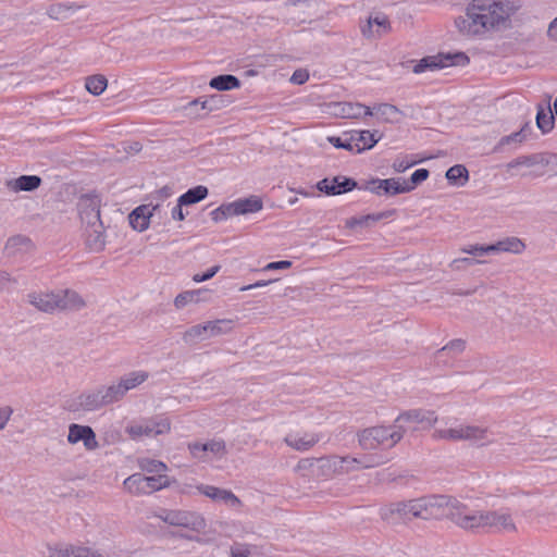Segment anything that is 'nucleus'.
<instances>
[{"label": "nucleus", "mask_w": 557, "mask_h": 557, "mask_svg": "<svg viewBox=\"0 0 557 557\" xmlns=\"http://www.w3.org/2000/svg\"><path fill=\"white\" fill-rule=\"evenodd\" d=\"M81 219L86 225H100L101 199L97 193L84 194L78 200Z\"/></svg>", "instance_id": "obj_12"}, {"label": "nucleus", "mask_w": 557, "mask_h": 557, "mask_svg": "<svg viewBox=\"0 0 557 557\" xmlns=\"http://www.w3.org/2000/svg\"><path fill=\"white\" fill-rule=\"evenodd\" d=\"M162 198H168L172 195V189L169 186H164L159 190Z\"/></svg>", "instance_id": "obj_64"}, {"label": "nucleus", "mask_w": 557, "mask_h": 557, "mask_svg": "<svg viewBox=\"0 0 557 557\" xmlns=\"http://www.w3.org/2000/svg\"><path fill=\"white\" fill-rule=\"evenodd\" d=\"M99 391L103 397L104 407L121 400L125 396L120 382L109 386H99Z\"/></svg>", "instance_id": "obj_38"}, {"label": "nucleus", "mask_w": 557, "mask_h": 557, "mask_svg": "<svg viewBox=\"0 0 557 557\" xmlns=\"http://www.w3.org/2000/svg\"><path fill=\"white\" fill-rule=\"evenodd\" d=\"M141 150V145L135 141L128 146V152L138 153Z\"/></svg>", "instance_id": "obj_63"}, {"label": "nucleus", "mask_w": 557, "mask_h": 557, "mask_svg": "<svg viewBox=\"0 0 557 557\" xmlns=\"http://www.w3.org/2000/svg\"><path fill=\"white\" fill-rule=\"evenodd\" d=\"M124 487L133 495L151 494L169 486L166 475L146 476L143 473H134L123 482Z\"/></svg>", "instance_id": "obj_7"}, {"label": "nucleus", "mask_w": 557, "mask_h": 557, "mask_svg": "<svg viewBox=\"0 0 557 557\" xmlns=\"http://www.w3.org/2000/svg\"><path fill=\"white\" fill-rule=\"evenodd\" d=\"M149 377L146 371H133L120 379V384L126 394L128 391L136 388Z\"/></svg>", "instance_id": "obj_37"}, {"label": "nucleus", "mask_w": 557, "mask_h": 557, "mask_svg": "<svg viewBox=\"0 0 557 557\" xmlns=\"http://www.w3.org/2000/svg\"><path fill=\"white\" fill-rule=\"evenodd\" d=\"M391 32V23L384 13L370 15L367 24L361 26V33L366 38L381 37Z\"/></svg>", "instance_id": "obj_18"}, {"label": "nucleus", "mask_w": 557, "mask_h": 557, "mask_svg": "<svg viewBox=\"0 0 557 557\" xmlns=\"http://www.w3.org/2000/svg\"><path fill=\"white\" fill-rule=\"evenodd\" d=\"M11 281L12 278L9 273L0 271V290H3Z\"/></svg>", "instance_id": "obj_61"}, {"label": "nucleus", "mask_w": 557, "mask_h": 557, "mask_svg": "<svg viewBox=\"0 0 557 557\" xmlns=\"http://www.w3.org/2000/svg\"><path fill=\"white\" fill-rule=\"evenodd\" d=\"M400 421L418 423L430 428L437 421V416L433 410L412 409L400 413L395 420V423Z\"/></svg>", "instance_id": "obj_23"}, {"label": "nucleus", "mask_w": 557, "mask_h": 557, "mask_svg": "<svg viewBox=\"0 0 557 557\" xmlns=\"http://www.w3.org/2000/svg\"><path fill=\"white\" fill-rule=\"evenodd\" d=\"M358 442L362 449L372 450L380 446L393 447L403 438L401 425L372 426L358 432Z\"/></svg>", "instance_id": "obj_5"}, {"label": "nucleus", "mask_w": 557, "mask_h": 557, "mask_svg": "<svg viewBox=\"0 0 557 557\" xmlns=\"http://www.w3.org/2000/svg\"><path fill=\"white\" fill-rule=\"evenodd\" d=\"M211 219L214 221V222H221V221H224L231 216H235V212H234V205L233 202H230V203H223L221 205L220 207H218L216 209H214L211 213Z\"/></svg>", "instance_id": "obj_45"}, {"label": "nucleus", "mask_w": 557, "mask_h": 557, "mask_svg": "<svg viewBox=\"0 0 557 557\" xmlns=\"http://www.w3.org/2000/svg\"><path fill=\"white\" fill-rule=\"evenodd\" d=\"M547 35L549 38L557 40V17L550 22L547 29Z\"/></svg>", "instance_id": "obj_60"}, {"label": "nucleus", "mask_w": 557, "mask_h": 557, "mask_svg": "<svg viewBox=\"0 0 557 557\" xmlns=\"http://www.w3.org/2000/svg\"><path fill=\"white\" fill-rule=\"evenodd\" d=\"M541 162H543L542 153H533V154H529V156H521V157H518V158L511 160L507 164V168L508 169H513V168H518V166L530 168V166L541 164Z\"/></svg>", "instance_id": "obj_44"}, {"label": "nucleus", "mask_w": 557, "mask_h": 557, "mask_svg": "<svg viewBox=\"0 0 557 557\" xmlns=\"http://www.w3.org/2000/svg\"><path fill=\"white\" fill-rule=\"evenodd\" d=\"M466 348V342L461 338L453 339L448 344H446L444 347H442L437 352H444L446 350L453 351L455 354H460Z\"/></svg>", "instance_id": "obj_50"}, {"label": "nucleus", "mask_w": 557, "mask_h": 557, "mask_svg": "<svg viewBox=\"0 0 557 557\" xmlns=\"http://www.w3.org/2000/svg\"><path fill=\"white\" fill-rule=\"evenodd\" d=\"M159 209V205L150 208L149 205H141L135 208L129 214V224L134 230L143 232L149 227V221L153 212Z\"/></svg>", "instance_id": "obj_20"}, {"label": "nucleus", "mask_w": 557, "mask_h": 557, "mask_svg": "<svg viewBox=\"0 0 557 557\" xmlns=\"http://www.w3.org/2000/svg\"><path fill=\"white\" fill-rule=\"evenodd\" d=\"M542 157L543 162H541V165L547 166L552 171H557V153L544 152Z\"/></svg>", "instance_id": "obj_53"}, {"label": "nucleus", "mask_w": 557, "mask_h": 557, "mask_svg": "<svg viewBox=\"0 0 557 557\" xmlns=\"http://www.w3.org/2000/svg\"><path fill=\"white\" fill-rule=\"evenodd\" d=\"M469 62L470 59L465 52H440L435 55H428L422 58L413 66V73L420 74L426 70L435 71L447 66H466L469 64Z\"/></svg>", "instance_id": "obj_6"}, {"label": "nucleus", "mask_w": 557, "mask_h": 557, "mask_svg": "<svg viewBox=\"0 0 557 557\" xmlns=\"http://www.w3.org/2000/svg\"><path fill=\"white\" fill-rule=\"evenodd\" d=\"M108 86V79L103 75H92L86 78V89L95 95H101Z\"/></svg>", "instance_id": "obj_42"}, {"label": "nucleus", "mask_w": 557, "mask_h": 557, "mask_svg": "<svg viewBox=\"0 0 557 557\" xmlns=\"http://www.w3.org/2000/svg\"><path fill=\"white\" fill-rule=\"evenodd\" d=\"M154 517L170 525L183 527L190 530H199L203 525V519L190 511L161 509L159 512L154 513Z\"/></svg>", "instance_id": "obj_11"}, {"label": "nucleus", "mask_w": 557, "mask_h": 557, "mask_svg": "<svg viewBox=\"0 0 557 557\" xmlns=\"http://www.w3.org/2000/svg\"><path fill=\"white\" fill-rule=\"evenodd\" d=\"M209 194V190L206 186L198 185L189 188L186 193L178 197V202L181 206H191L198 203L203 200Z\"/></svg>", "instance_id": "obj_35"}, {"label": "nucleus", "mask_w": 557, "mask_h": 557, "mask_svg": "<svg viewBox=\"0 0 557 557\" xmlns=\"http://www.w3.org/2000/svg\"><path fill=\"white\" fill-rule=\"evenodd\" d=\"M361 183L356 180L343 175L334 176L333 178H323L315 185L317 189L327 196H337L349 193L356 188L359 189Z\"/></svg>", "instance_id": "obj_13"}, {"label": "nucleus", "mask_w": 557, "mask_h": 557, "mask_svg": "<svg viewBox=\"0 0 557 557\" xmlns=\"http://www.w3.org/2000/svg\"><path fill=\"white\" fill-rule=\"evenodd\" d=\"M209 86L220 91H226L240 87V81L235 75L222 74L212 77L209 82Z\"/></svg>", "instance_id": "obj_34"}, {"label": "nucleus", "mask_w": 557, "mask_h": 557, "mask_svg": "<svg viewBox=\"0 0 557 557\" xmlns=\"http://www.w3.org/2000/svg\"><path fill=\"white\" fill-rule=\"evenodd\" d=\"M554 121L555 119L550 108L540 106L536 113V125L542 133L546 134L550 132L554 127Z\"/></svg>", "instance_id": "obj_40"}, {"label": "nucleus", "mask_w": 557, "mask_h": 557, "mask_svg": "<svg viewBox=\"0 0 557 557\" xmlns=\"http://www.w3.org/2000/svg\"><path fill=\"white\" fill-rule=\"evenodd\" d=\"M449 520L457 527L475 531L479 529H490L493 532H516L517 527L511 513L500 510L474 511L466 504L451 496Z\"/></svg>", "instance_id": "obj_3"}, {"label": "nucleus", "mask_w": 557, "mask_h": 557, "mask_svg": "<svg viewBox=\"0 0 557 557\" xmlns=\"http://www.w3.org/2000/svg\"><path fill=\"white\" fill-rule=\"evenodd\" d=\"M349 134L358 153L372 149L382 138V134L379 131H351Z\"/></svg>", "instance_id": "obj_22"}, {"label": "nucleus", "mask_w": 557, "mask_h": 557, "mask_svg": "<svg viewBox=\"0 0 557 557\" xmlns=\"http://www.w3.org/2000/svg\"><path fill=\"white\" fill-rule=\"evenodd\" d=\"M520 5L508 0H470L465 15L455 18V26L463 37H475L491 29L507 27L510 16Z\"/></svg>", "instance_id": "obj_1"}, {"label": "nucleus", "mask_w": 557, "mask_h": 557, "mask_svg": "<svg viewBox=\"0 0 557 557\" xmlns=\"http://www.w3.org/2000/svg\"><path fill=\"white\" fill-rule=\"evenodd\" d=\"M103 397L99 387L88 389L79 395L69 398L64 403V409L72 413L97 411L104 407Z\"/></svg>", "instance_id": "obj_9"}, {"label": "nucleus", "mask_w": 557, "mask_h": 557, "mask_svg": "<svg viewBox=\"0 0 557 557\" xmlns=\"http://www.w3.org/2000/svg\"><path fill=\"white\" fill-rule=\"evenodd\" d=\"M183 207L184 206H181L178 201H177L176 206L173 207V209L171 211V215H172L173 220H177V221L185 220L186 215L183 211Z\"/></svg>", "instance_id": "obj_58"}, {"label": "nucleus", "mask_w": 557, "mask_h": 557, "mask_svg": "<svg viewBox=\"0 0 557 557\" xmlns=\"http://www.w3.org/2000/svg\"><path fill=\"white\" fill-rule=\"evenodd\" d=\"M429 175H430L429 170L418 169L411 174L409 181H405L401 178V184L407 185V187L409 188V191H411L416 188L417 185H419L422 182H424L425 180H428Z\"/></svg>", "instance_id": "obj_46"}, {"label": "nucleus", "mask_w": 557, "mask_h": 557, "mask_svg": "<svg viewBox=\"0 0 557 557\" xmlns=\"http://www.w3.org/2000/svg\"><path fill=\"white\" fill-rule=\"evenodd\" d=\"M361 190H368L377 196H396L398 194L409 193L407 185L401 184V177L397 178H377L361 181L359 187Z\"/></svg>", "instance_id": "obj_10"}, {"label": "nucleus", "mask_w": 557, "mask_h": 557, "mask_svg": "<svg viewBox=\"0 0 557 557\" xmlns=\"http://www.w3.org/2000/svg\"><path fill=\"white\" fill-rule=\"evenodd\" d=\"M332 113L342 119H361L372 116L374 111L360 102H333L331 103Z\"/></svg>", "instance_id": "obj_16"}, {"label": "nucleus", "mask_w": 557, "mask_h": 557, "mask_svg": "<svg viewBox=\"0 0 557 557\" xmlns=\"http://www.w3.org/2000/svg\"><path fill=\"white\" fill-rule=\"evenodd\" d=\"M309 79V73L306 70H296L292 77L290 82L296 85H302Z\"/></svg>", "instance_id": "obj_54"}, {"label": "nucleus", "mask_w": 557, "mask_h": 557, "mask_svg": "<svg viewBox=\"0 0 557 557\" xmlns=\"http://www.w3.org/2000/svg\"><path fill=\"white\" fill-rule=\"evenodd\" d=\"M41 177L38 175H21L17 178L9 180L7 187L12 191H34L41 185Z\"/></svg>", "instance_id": "obj_25"}, {"label": "nucleus", "mask_w": 557, "mask_h": 557, "mask_svg": "<svg viewBox=\"0 0 557 557\" xmlns=\"http://www.w3.org/2000/svg\"><path fill=\"white\" fill-rule=\"evenodd\" d=\"M493 252H511V253H521L525 249L524 243L518 237H506L492 244Z\"/></svg>", "instance_id": "obj_32"}, {"label": "nucleus", "mask_w": 557, "mask_h": 557, "mask_svg": "<svg viewBox=\"0 0 557 557\" xmlns=\"http://www.w3.org/2000/svg\"><path fill=\"white\" fill-rule=\"evenodd\" d=\"M85 7V4H77L75 2H59L51 4L48 8L47 13L51 18L62 21Z\"/></svg>", "instance_id": "obj_29"}, {"label": "nucleus", "mask_w": 557, "mask_h": 557, "mask_svg": "<svg viewBox=\"0 0 557 557\" xmlns=\"http://www.w3.org/2000/svg\"><path fill=\"white\" fill-rule=\"evenodd\" d=\"M188 449L193 457L200 460H205L207 453H211L219 457H223L227 454L226 445L223 440H212L207 443H191L188 445Z\"/></svg>", "instance_id": "obj_19"}, {"label": "nucleus", "mask_w": 557, "mask_h": 557, "mask_svg": "<svg viewBox=\"0 0 557 557\" xmlns=\"http://www.w3.org/2000/svg\"><path fill=\"white\" fill-rule=\"evenodd\" d=\"M231 557H248L249 552L247 549H234L232 548Z\"/></svg>", "instance_id": "obj_62"}, {"label": "nucleus", "mask_w": 557, "mask_h": 557, "mask_svg": "<svg viewBox=\"0 0 557 557\" xmlns=\"http://www.w3.org/2000/svg\"><path fill=\"white\" fill-rule=\"evenodd\" d=\"M33 248L34 245L30 238L25 235H14L10 237L4 246V250L8 256L26 253L29 252Z\"/></svg>", "instance_id": "obj_27"}, {"label": "nucleus", "mask_w": 557, "mask_h": 557, "mask_svg": "<svg viewBox=\"0 0 557 557\" xmlns=\"http://www.w3.org/2000/svg\"><path fill=\"white\" fill-rule=\"evenodd\" d=\"M292 261L289 260H281V261H274V262H270L268 263L264 268H263V271H272V270H284V269H288L292 267Z\"/></svg>", "instance_id": "obj_55"}, {"label": "nucleus", "mask_w": 557, "mask_h": 557, "mask_svg": "<svg viewBox=\"0 0 557 557\" xmlns=\"http://www.w3.org/2000/svg\"><path fill=\"white\" fill-rule=\"evenodd\" d=\"M321 467V468H337V457H333L332 459L327 458H305L299 460V462L296 466L297 470H308L312 469L313 467Z\"/></svg>", "instance_id": "obj_39"}, {"label": "nucleus", "mask_w": 557, "mask_h": 557, "mask_svg": "<svg viewBox=\"0 0 557 557\" xmlns=\"http://www.w3.org/2000/svg\"><path fill=\"white\" fill-rule=\"evenodd\" d=\"M284 441L292 448L304 451L313 447L320 441V436L317 434H305L304 436L289 434L284 438Z\"/></svg>", "instance_id": "obj_31"}, {"label": "nucleus", "mask_w": 557, "mask_h": 557, "mask_svg": "<svg viewBox=\"0 0 557 557\" xmlns=\"http://www.w3.org/2000/svg\"><path fill=\"white\" fill-rule=\"evenodd\" d=\"M490 248H492V244L491 245H472V246H469V248L463 249V251L469 255H472L474 257H482L484 255H488V253L493 252V250H491Z\"/></svg>", "instance_id": "obj_51"}, {"label": "nucleus", "mask_w": 557, "mask_h": 557, "mask_svg": "<svg viewBox=\"0 0 557 557\" xmlns=\"http://www.w3.org/2000/svg\"><path fill=\"white\" fill-rule=\"evenodd\" d=\"M220 269H221L220 265H213L203 273L195 274L193 276V281L196 283H201V282L211 280L220 271Z\"/></svg>", "instance_id": "obj_52"}, {"label": "nucleus", "mask_w": 557, "mask_h": 557, "mask_svg": "<svg viewBox=\"0 0 557 557\" xmlns=\"http://www.w3.org/2000/svg\"><path fill=\"white\" fill-rule=\"evenodd\" d=\"M231 320L208 321L203 324L193 325L185 331L183 339L186 344L193 345L213 336L225 334L231 330Z\"/></svg>", "instance_id": "obj_8"}, {"label": "nucleus", "mask_w": 557, "mask_h": 557, "mask_svg": "<svg viewBox=\"0 0 557 557\" xmlns=\"http://www.w3.org/2000/svg\"><path fill=\"white\" fill-rule=\"evenodd\" d=\"M329 141L337 149H345L348 151L355 150V147H354L350 136H349V138H346V139H343L342 137H337V136H331V137H329Z\"/></svg>", "instance_id": "obj_49"}, {"label": "nucleus", "mask_w": 557, "mask_h": 557, "mask_svg": "<svg viewBox=\"0 0 557 557\" xmlns=\"http://www.w3.org/2000/svg\"><path fill=\"white\" fill-rule=\"evenodd\" d=\"M396 213L395 209L377 212V213H370L367 215L361 216H352L346 221V227L354 230L358 226L360 227H370L374 223L387 219Z\"/></svg>", "instance_id": "obj_24"}, {"label": "nucleus", "mask_w": 557, "mask_h": 557, "mask_svg": "<svg viewBox=\"0 0 557 557\" xmlns=\"http://www.w3.org/2000/svg\"><path fill=\"white\" fill-rule=\"evenodd\" d=\"M86 244L90 250L101 251L106 245V237L103 234V224L100 225H86Z\"/></svg>", "instance_id": "obj_28"}, {"label": "nucleus", "mask_w": 557, "mask_h": 557, "mask_svg": "<svg viewBox=\"0 0 557 557\" xmlns=\"http://www.w3.org/2000/svg\"><path fill=\"white\" fill-rule=\"evenodd\" d=\"M233 205L236 215L256 213L263 208V202L258 196L237 199L233 201Z\"/></svg>", "instance_id": "obj_30"}, {"label": "nucleus", "mask_w": 557, "mask_h": 557, "mask_svg": "<svg viewBox=\"0 0 557 557\" xmlns=\"http://www.w3.org/2000/svg\"><path fill=\"white\" fill-rule=\"evenodd\" d=\"M445 176L450 185L465 186L469 181V171L462 164H455L446 171Z\"/></svg>", "instance_id": "obj_36"}, {"label": "nucleus", "mask_w": 557, "mask_h": 557, "mask_svg": "<svg viewBox=\"0 0 557 557\" xmlns=\"http://www.w3.org/2000/svg\"><path fill=\"white\" fill-rule=\"evenodd\" d=\"M170 429L171 425L168 419L157 418L128 426L127 433L133 438H138L141 436L152 437L156 435L165 434L170 431Z\"/></svg>", "instance_id": "obj_15"}, {"label": "nucleus", "mask_w": 557, "mask_h": 557, "mask_svg": "<svg viewBox=\"0 0 557 557\" xmlns=\"http://www.w3.org/2000/svg\"><path fill=\"white\" fill-rule=\"evenodd\" d=\"M375 113L387 123H396L398 122V116L400 115V110L389 103H381L377 107H374Z\"/></svg>", "instance_id": "obj_41"}, {"label": "nucleus", "mask_w": 557, "mask_h": 557, "mask_svg": "<svg viewBox=\"0 0 557 557\" xmlns=\"http://www.w3.org/2000/svg\"><path fill=\"white\" fill-rule=\"evenodd\" d=\"M200 289L198 290H187L178 294L174 299V305L176 308H183L189 302H197L198 295L200 294Z\"/></svg>", "instance_id": "obj_47"}, {"label": "nucleus", "mask_w": 557, "mask_h": 557, "mask_svg": "<svg viewBox=\"0 0 557 557\" xmlns=\"http://www.w3.org/2000/svg\"><path fill=\"white\" fill-rule=\"evenodd\" d=\"M224 106L223 96L221 95H213L210 98H205L203 101H201V109L207 110L209 112L219 110Z\"/></svg>", "instance_id": "obj_48"}, {"label": "nucleus", "mask_w": 557, "mask_h": 557, "mask_svg": "<svg viewBox=\"0 0 557 557\" xmlns=\"http://www.w3.org/2000/svg\"><path fill=\"white\" fill-rule=\"evenodd\" d=\"M12 413L13 409L9 406L0 408V430L4 429Z\"/></svg>", "instance_id": "obj_57"}, {"label": "nucleus", "mask_w": 557, "mask_h": 557, "mask_svg": "<svg viewBox=\"0 0 557 557\" xmlns=\"http://www.w3.org/2000/svg\"><path fill=\"white\" fill-rule=\"evenodd\" d=\"M28 302L39 311L52 313L55 310H81L86 306L82 296L73 289H64L58 293H30Z\"/></svg>", "instance_id": "obj_4"}, {"label": "nucleus", "mask_w": 557, "mask_h": 557, "mask_svg": "<svg viewBox=\"0 0 557 557\" xmlns=\"http://www.w3.org/2000/svg\"><path fill=\"white\" fill-rule=\"evenodd\" d=\"M200 492L207 497L215 500L222 502L231 505H238L240 500L238 497L231 491L219 488L212 485H202L199 487Z\"/></svg>", "instance_id": "obj_26"}, {"label": "nucleus", "mask_w": 557, "mask_h": 557, "mask_svg": "<svg viewBox=\"0 0 557 557\" xmlns=\"http://www.w3.org/2000/svg\"><path fill=\"white\" fill-rule=\"evenodd\" d=\"M277 280L258 281L255 284H250L248 286H244L240 289L242 290H248V289H252V288H257V287H262V286H267L269 284H272V283H274Z\"/></svg>", "instance_id": "obj_59"}, {"label": "nucleus", "mask_w": 557, "mask_h": 557, "mask_svg": "<svg viewBox=\"0 0 557 557\" xmlns=\"http://www.w3.org/2000/svg\"><path fill=\"white\" fill-rule=\"evenodd\" d=\"M486 429L476 425H459L447 430H438L435 436L451 441H473L479 442L486 437Z\"/></svg>", "instance_id": "obj_14"}, {"label": "nucleus", "mask_w": 557, "mask_h": 557, "mask_svg": "<svg viewBox=\"0 0 557 557\" xmlns=\"http://www.w3.org/2000/svg\"><path fill=\"white\" fill-rule=\"evenodd\" d=\"M67 442L70 444H77L78 442H83L87 450H95L99 446L96 438V433L92 428L77 423L70 424Z\"/></svg>", "instance_id": "obj_17"}, {"label": "nucleus", "mask_w": 557, "mask_h": 557, "mask_svg": "<svg viewBox=\"0 0 557 557\" xmlns=\"http://www.w3.org/2000/svg\"><path fill=\"white\" fill-rule=\"evenodd\" d=\"M417 163V161L407 162L404 159H396L393 163V169L397 173H403L409 168L413 166Z\"/></svg>", "instance_id": "obj_56"}, {"label": "nucleus", "mask_w": 557, "mask_h": 557, "mask_svg": "<svg viewBox=\"0 0 557 557\" xmlns=\"http://www.w3.org/2000/svg\"><path fill=\"white\" fill-rule=\"evenodd\" d=\"M383 461L379 460L376 456H363L361 459L352 458L349 456L337 457V467L345 471H355L360 469H369L380 466Z\"/></svg>", "instance_id": "obj_21"}, {"label": "nucleus", "mask_w": 557, "mask_h": 557, "mask_svg": "<svg viewBox=\"0 0 557 557\" xmlns=\"http://www.w3.org/2000/svg\"><path fill=\"white\" fill-rule=\"evenodd\" d=\"M138 467L141 471L147 473H157V475L168 470V467L164 462L151 458L138 459Z\"/></svg>", "instance_id": "obj_43"}, {"label": "nucleus", "mask_w": 557, "mask_h": 557, "mask_svg": "<svg viewBox=\"0 0 557 557\" xmlns=\"http://www.w3.org/2000/svg\"><path fill=\"white\" fill-rule=\"evenodd\" d=\"M451 496L430 495L407 502L391 503L380 509V517L388 524L396 525L413 518L449 519Z\"/></svg>", "instance_id": "obj_2"}, {"label": "nucleus", "mask_w": 557, "mask_h": 557, "mask_svg": "<svg viewBox=\"0 0 557 557\" xmlns=\"http://www.w3.org/2000/svg\"><path fill=\"white\" fill-rule=\"evenodd\" d=\"M532 127L529 122H527L518 132H515L510 135L503 136L498 144L494 147L495 152H500L503 150V147L506 145H518L524 141L528 136L531 134Z\"/></svg>", "instance_id": "obj_33"}]
</instances>
